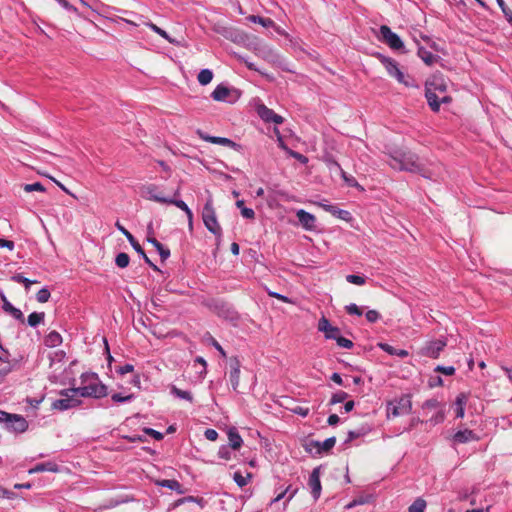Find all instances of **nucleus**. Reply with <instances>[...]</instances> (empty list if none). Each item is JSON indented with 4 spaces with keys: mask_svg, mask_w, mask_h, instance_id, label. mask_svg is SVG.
Segmentation results:
<instances>
[{
    "mask_svg": "<svg viewBox=\"0 0 512 512\" xmlns=\"http://www.w3.org/2000/svg\"><path fill=\"white\" fill-rule=\"evenodd\" d=\"M248 478H251V474H247V476H243L240 472H235L233 479L237 483L239 487H244L248 483Z\"/></svg>",
    "mask_w": 512,
    "mask_h": 512,
    "instance_id": "ea45409f",
    "label": "nucleus"
},
{
    "mask_svg": "<svg viewBox=\"0 0 512 512\" xmlns=\"http://www.w3.org/2000/svg\"><path fill=\"white\" fill-rule=\"evenodd\" d=\"M247 20L253 23H258L265 28H273L275 27V22L270 18H263L257 15H250L247 17Z\"/></svg>",
    "mask_w": 512,
    "mask_h": 512,
    "instance_id": "cd10ccee",
    "label": "nucleus"
},
{
    "mask_svg": "<svg viewBox=\"0 0 512 512\" xmlns=\"http://www.w3.org/2000/svg\"><path fill=\"white\" fill-rule=\"evenodd\" d=\"M144 432L149 435V436H152L154 439L156 440H162L163 439V434L159 431H156L152 428H145L144 429Z\"/></svg>",
    "mask_w": 512,
    "mask_h": 512,
    "instance_id": "603ef678",
    "label": "nucleus"
},
{
    "mask_svg": "<svg viewBox=\"0 0 512 512\" xmlns=\"http://www.w3.org/2000/svg\"><path fill=\"white\" fill-rule=\"evenodd\" d=\"M347 397H348V394L344 391L336 392L332 395V397L330 399V404L334 405L337 403H341V402L345 401L347 399Z\"/></svg>",
    "mask_w": 512,
    "mask_h": 512,
    "instance_id": "58836bf2",
    "label": "nucleus"
},
{
    "mask_svg": "<svg viewBox=\"0 0 512 512\" xmlns=\"http://www.w3.org/2000/svg\"><path fill=\"white\" fill-rule=\"evenodd\" d=\"M230 89L224 85H218L212 92V98L215 101H227L230 95Z\"/></svg>",
    "mask_w": 512,
    "mask_h": 512,
    "instance_id": "b1692460",
    "label": "nucleus"
},
{
    "mask_svg": "<svg viewBox=\"0 0 512 512\" xmlns=\"http://www.w3.org/2000/svg\"><path fill=\"white\" fill-rule=\"evenodd\" d=\"M229 445L233 450H238L242 446L243 440L235 428L228 430Z\"/></svg>",
    "mask_w": 512,
    "mask_h": 512,
    "instance_id": "5701e85b",
    "label": "nucleus"
},
{
    "mask_svg": "<svg viewBox=\"0 0 512 512\" xmlns=\"http://www.w3.org/2000/svg\"><path fill=\"white\" fill-rule=\"evenodd\" d=\"M345 310L349 315L362 316L363 314V310L354 303L347 305Z\"/></svg>",
    "mask_w": 512,
    "mask_h": 512,
    "instance_id": "37998d69",
    "label": "nucleus"
},
{
    "mask_svg": "<svg viewBox=\"0 0 512 512\" xmlns=\"http://www.w3.org/2000/svg\"><path fill=\"white\" fill-rule=\"evenodd\" d=\"M318 330L324 333L326 339L335 340L340 334L339 328L332 326L329 320L324 316L320 318L318 322Z\"/></svg>",
    "mask_w": 512,
    "mask_h": 512,
    "instance_id": "dca6fc26",
    "label": "nucleus"
},
{
    "mask_svg": "<svg viewBox=\"0 0 512 512\" xmlns=\"http://www.w3.org/2000/svg\"><path fill=\"white\" fill-rule=\"evenodd\" d=\"M12 280L17 282V283H21V284H24L26 288H29V286L32 284V283H35L36 281H31L29 280L28 278L24 277L23 275L21 274H17V275H14L12 277Z\"/></svg>",
    "mask_w": 512,
    "mask_h": 512,
    "instance_id": "09e8293b",
    "label": "nucleus"
},
{
    "mask_svg": "<svg viewBox=\"0 0 512 512\" xmlns=\"http://www.w3.org/2000/svg\"><path fill=\"white\" fill-rule=\"evenodd\" d=\"M475 440H478V437L472 430L469 429L460 430L454 435V441L457 443H466Z\"/></svg>",
    "mask_w": 512,
    "mask_h": 512,
    "instance_id": "412c9836",
    "label": "nucleus"
},
{
    "mask_svg": "<svg viewBox=\"0 0 512 512\" xmlns=\"http://www.w3.org/2000/svg\"><path fill=\"white\" fill-rule=\"evenodd\" d=\"M115 226L117 229L127 238L131 246L135 249L137 253H139L145 262L152 267L154 270H158L157 266L151 262V260L147 257L144 250L142 249L141 245L138 243V241L134 238V236L126 229L124 228L119 222H116Z\"/></svg>",
    "mask_w": 512,
    "mask_h": 512,
    "instance_id": "9b49d317",
    "label": "nucleus"
},
{
    "mask_svg": "<svg viewBox=\"0 0 512 512\" xmlns=\"http://www.w3.org/2000/svg\"><path fill=\"white\" fill-rule=\"evenodd\" d=\"M447 342L445 339H437L428 341L425 346H423L420 350L421 355L430 357V358H438L441 351L446 347Z\"/></svg>",
    "mask_w": 512,
    "mask_h": 512,
    "instance_id": "9d476101",
    "label": "nucleus"
},
{
    "mask_svg": "<svg viewBox=\"0 0 512 512\" xmlns=\"http://www.w3.org/2000/svg\"><path fill=\"white\" fill-rule=\"evenodd\" d=\"M366 503V500L363 499V498H359V499H354L353 501H351L350 503H348L345 508L346 509H352L353 507L357 506V505H362V504H365Z\"/></svg>",
    "mask_w": 512,
    "mask_h": 512,
    "instance_id": "680f3d73",
    "label": "nucleus"
},
{
    "mask_svg": "<svg viewBox=\"0 0 512 512\" xmlns=\"http://www.w3.org/2000/svg\"><path fill=\"white\" fill-rule=\"evenodd\" d=\"M293 412L298 414V415H301L302 417H306L309 413V409L308 408H305V407H296L293 409Z\"/></svg>",
    "mask_w": 512,
    "mask_h": 512,
    "instance_id": "774afa93",
    "label": "nucleus"
},
{
    "mask_svg": "<svg viewBox=\"0 0 512 512\" xmlns=\"http://www.w3.org/2000/svg\"><path fill=\"white\" fill-rule=\"evenodd\" d=\"M418 56L422 59V61L431 66L434 63H436L440 57L438 55H435L431 53L430 51L426 50L424 47L418 48Z\"/></svg>",
    "mask_w": 512,
    "mask_h": 512,
    "instance_id": "4be33fe9",
    "label": "nucleus"
},
{
    "mask_svg": "<svg viewBox=\"0 0 512 512\" xmlns=\"http://www.w3.org/2000/svg\"><path fill=\"white\" fill-rule=\"evenodd\" d=\"M435 372L442 373L447 376H451L455 373V368L453 366L438 365L435 368Z\"/></svg>",
    "mask_w": 512,
    "mask_h": 512,
    "instance_id": "de8ad7c7",
    "label": "nucleus"
},
{
    "mask_svg": "<svg viewBox=\"0 0 512 512\" xmlns=\"http://www.w3.org/2000/svg\"><path fill=\"white\" fill-rule=\"evenodd\" d=\"M0 422L6 423L8 430L13 432H24L28 428V423L24 417L17 414H10L0 410Z\"/></svg>",
    "mask_w": 512,
    "mask_h": 512,
    "instance_id": "0eeeda50",
    "label": "nucleus"
},
{
    "mask_svg": "<svg viewBox=\"0 0 512 512\" xmlns=\"http://www.w3.org/2000/svg\"><path fill=\"white\" fill-rule=\"evenodd\" d=\"M363 434H364V432H362V431H349L348 438H347L346 442H350L353 439H356V438L362 436Z\"/></svg>",
    "mask_w": 512,
    "mask_h": 512,
    "instance_id": "338daca9",
    "label": "nucleus"
},
{
    "mask_svg": "<svg viewBox=\"0 0 512 512\" xmlns=\"http://www.w3.org/2000/svg\"><path fill=\"white\" fill-rule=\"evenodd\" d=\"M324 162L331 172L340 173L341 170H343L340 164L337 161H335L331 156L325 157Z\"/></svg>",
    "mask_w": 512,
    "mask_h": 512,
    "instance_id": "72a5a7b5",
    "label": "nucleus"
},
{
    "mask_svg": "<svg viewBox=\"0 0 512 512\" xmlns=\"http://www.w3.org/2000/svg\"><path fill=\"white\" fill-rule=\"evenodd\" d=\"M141 196L147 200L162 204H171L174 198H168L161 195L159 188L155 184H148L141 187Z\"/></svg>",
    "mask_w": 512,
    "mask_h": 512,
    "instance_id": "1a4fd4ad",
    "label": "nucleus"
},
{
    "mask_svg": "<svg viewBox=\"0 0 512 512\" xmlns=\"http://www.w3.org/2000/svg\"><path fill=\"white\" fill-rule=\"evenodd\" d=\"M0 497L12 499L14 497V493L0 486Z\"/></svg>",
    "mask_w": 512,
    "mask_h": 512,
    "instance_id": "69168bd1",
    "label": "nucleus"
},
{
    "mask_svg": "<svg viewBox=\"0 0 512 512\" xmlns=\"http://www.w3.org/2000/svg\"><path fill=\"white\" fill-rule=\"evenodd\" d=\"M218 456L222 459L230 460L231 452L229 451L228 447L222 446V447H220V449L218 451Z\"/></svg>",
    "mask_w": 512,
    "mask_h": 512,
    "instance_id": "5fc2aeb1",
    "label": "nucleus"
},
{
    "mask_svg": "<svg viewBox=\"0 0 512 512\" xmlns=\"http://www.w3.org/2000/svg\"><path fill=\"white\" fill-rule=\"evenodd\" d=\"M0 247L1 248H7L9 250L14 249V242L6 239L0 238Z\"/></svg>",
    "mask_w": 512,
    "mask_h": 512,
    "instance_id": "e2e57ef3",
    "label": "nucleus"
},
{
    "mask_svg": "<svg viewBox=\"0 0 512 512\" xmlns=\"http://www.w3.org/2000/svg\"><path fill=\"white\" fill-rule=\"evenodd\" d=\"M61 399L55 400L52 403V408L59 411H65L81 404V400L73 388L64 389L59 392Z\"/></svg>",
    "mask_w": 512,
    "mask_h": 512,
    "instance_id": "39448f33",
    "label": "nucleus"
},
{
    "mask_svg": "<svg viewBox=\"0 0 512 512\" xmlns=\"http://www.w3.org/2000/svg\"><path fill=\"white\" fill-rule=\"evenodd\" d=\"M134 370V366L132 364H125L117 369V372L121 375L126 373H130Z\"/></svg>",
    "mask_w": 512,
    "mask_h": 512,
    "instance_id": "bf43d9fd",
    "label": "nucleus"
},
{
    "mask_svg": "<svg viewBox=\"0 0 512 512\" xmlns=\"http://www.w3.org/2000/svg\"><path fill=\"white\" fill-rule=\"evenodd\" d=\"M317 205L330 212L331 214H336V206L334 205H329L322 202L317 203Z\"/></svg>",
    "mask_w": 512,
    "mask_h": 512,
    "instance_id": "0e129e2a",
    "label": "nucleus"
},
{
    "mask_svg": "<svg viewBox=\"0 0 512 512\" xmlns=\"http://www.w3.org/2000/svg\"><path fill=\"white\" fill-rule=\"evenodd\" d=\"M45 313L44 312H33L28 316L27 322L31 327H36L40 323L44 321Z\"/></svg>",
    "mask_w": 512,
    "mask_h": 512,
    "instance_id": "c756f323",
    "label": "nucleus"
},
{
    "mask_svg": "<svg viewBox=\"0 0 512 512\" xmlns=\"http://www.w3.org/2000/svg\"><path fill=\"white\" fill-rule=\"evenodd\" d=\"M335 443V437L327 438L323 442L312 440L306 444V450L310 453L315 452L317 454H321L330 451L334 447Z\"/></svg>",
    "mask_w": 512,
    "mask_h": 512,
    "instance_id": "ddd939ff",
    "label": "nucleus"
},
{
    "mask_svg": "<svg viewBox=\"0 0 512 512\" xmlns=\"http://www.w3.org/2000/svg\"><path fill=\"white\" fill-rule=\"evenodd\" d=\"M170 391H171V394H173L174 396H176L180 399H183V400H186L189 402L193 401V396H192L191 392H189V391L181 390V389L177 388L175 385H171Z\"/></svg>",
    "mask_w": 512,
    "mask_h": 512,
    "instance_id": "c85d7f7f",
    "label": "nucleus"
},
{
    "mask_svg": "<svg viewBox=\"0 0 512 512\" xmlns=\"http://www.w3.org/2000/svg\"><path fill=\"white\" fill-rule=\"evenodd\" d=\"M281 147L288 152L290 156L301 162L302 164H306L308 162V158L301 153L295 152L293 150L288 149L283 143H281Z\"/></svg>",
    "mask_w": 512,
    "mask_h": 512,
    "instance_id": "e433bc0d",
    "label": "nucleus"
},
{
    "mask_svg": "<svg viewBox=\"0 0 512 512\" xmlns=\"http://www.w3.org/2000/svg\"><path fill=\"white\" fill-rule=\"evenodd\" d=\"M241 215L246 219H253L255 217V212L251 208H242L241 209Z\"/></svg>",
    "mask_w": 512,
    "mask_h": 512,
    "instance_id": "13d9d810",
    "label": "nucleus"
},
{
    "mask_svg": "<svg viewBox=\"0 0 512 512\" xmlns=\"http://www.w3.org/2000/svg\"><path fill=\"white\" fill-rule=\"evenodd\" d=\"M347 282L355 285L362 286L366 283V279L360 275L349 274L346 276Z\"/></svg>",
    "mask_w": 512,
    "mask_h": 512,
    "instance_id": "4c0bfd02",
    "label": "nucleus"
},
{
    "mask_svg": "<svg viewBox=\"0 0 512 512\" xmlns=\"http://www.w3.org/2000/svg\"><path fill=\"white\" fill-rule=\"evenodd\" d=\"M229 378L233 390H237L240 382V363L236 358L231 360V371Z\"/></svg>",
    "mask_w": 512,
    "mask_h": 512,
    "instance_id": "6ab92c4d",
    "label": "nucleus"
},
{
    "mask_svg": "<svg viewBox=\"0 0 512 512\" xmlns=\"http://www.w3.org/2000/svg\"><path fill=\"white\" fill-rule=\"evenodd\" d=\"M204 435H205L206 439H208L210 441H215L218 438V432L214 429H206V431L204 432Z\"/></svg>",
    "mask_w": 512,
    "mask_h": 512,
    "instance_id": "6e6d98bb",
    "label": "nucleus"
},
{
    "mask_svg": "<svg viewBox=\"0 0 512 512\" xmlns=\"http://www.w3.org/2000/svg\"><path fill=\"white\" fill-rule=\"evenodd\" d=\"M202 220L205 227L215 236L220 237L222 229L217 221L216 212L213 207L212 198L209 197L203 207Z\"/></svg>",
    "mask_w": 512,
    "mask_h": 512,
    "instance_id": "20e7f679",
    "label": "nucleus"
},
{
    "mask_svg": "<svg viewBox=\"0 0 512 512\" xmlns=\"http://www.w3.org/2000/svg\"><path fill=\"white\" fill-rule=\"evenodd\" d=\"M133 394H129L127 396H122L120 393H114L111 398L113 401L115 402H119V403H122V402H128L130 400L133 399Z\"/></svg>",
    "mask_w": 512,
    "mask_h": 512,
    "instance_id": "8fccbe9b",
    "label": "nucleus"
},
{
    "mask_svg": "<svg viewBox=\"0 0 512 512\" xmlns=\"http://www.w3.org/2000/svg\"><path fill=\"white\" fill-rule=\"evenodd\" d=\"M147 26L153 30L155 33H157L162 38L166 39L169 43H174V40L169 37L166 31L158 27L157 25L153 23H147Z\"/></svg>",
    "mask_w": 512,
    "mask_h": 512,
    "instance_id": "c9c22d12",
    "label": "nucleus"
},
{
    "mask_svg": "<svg viewBox=\"0 0 512 512\" xmlns=\"http://www.w3.org/2000/svg\"><path fill=\"white\" fill-rule=\"evenodd\" d=\"M259 116L266 122H270L273 114L275 113L272 109L265 105H260L257 109Z\"/></svg>",
    "mask_w": 512,
    "mask_h": 512,
    "instance_id": "2f4dec72",
    "label": "nucleus"
},
{
    "mask_svg": "<svg viewBox=\"0 0 512 512\" xmlns=\"http://www.w3.org/2000/svg\"><path fill=\"white\" fill-rule=\"evenodd\" d=\"M335 341L337 342V345L342 347V348H346V349H351L353 347V342L345 337H342L340 334L338 335V337L335 339Z\"/></svg>",
    "mask_w": 512,
    "mask_h": 512,
    "instance_id": "c03bdc74",
    "label": "nucleus"
},
{
    "mask_svg": "<svg viewBox=\"0 0 512 512\" xmlns=\"http://www.w3.org/2000/svg\"><path fill=\"white\" fill-rule=\"evenodd\" d=\"M380 60L391 77H394L399 83L404 84L405 86L411 85L405 74L399 69L395 60L384 56H381Z\"/></svg>",
    "mask_w": 512,
    "mask_h": 512,
    "instance_id": "6e6552de",
    "label": "nucleus"
},
{
    "mask_svg": "<svg viewBox=\"0 0 512 512\" xmlns=\"http://www.w3.org/2000/svg\"><path fill=\"white\" fill-rule=\"evenodd\" d=\"M412 402L408 395L401 396L398 399L388 402L387 415L388 417H398L407 415L411 412Z\"/></svg>",
    "mask_w": 512,
    "mask_h": 512,
    "instance_id": "423d86ee",
    "label": "nucleus"
},
{
    "mask_svg": "<svg viewBox=\"0 0 512 512\" xmlns=\"http://www.w3.org/2000/svg\"><path fill=\"white\" fill-rule=\"evenodd\" d=\"M320 475V467H316L312 470L308 480V486L315 501L319 499L322 490Z\"/></svg>",
    "mask_w": 512,
    "mask_h": 512,
    "instance_id": "2eb2a0df",
    "label": "nucleus"
},
{
    "mask_svg": "<svg viewBox=\"0 0 512 512\" xmlns=\"http://www.w3.org/2000/svg\"><path fill=\"white\" fill-rule=\"evenodd\" d=\"M334 215L337 216L338 218H340L342 220H346V221L351 218V215L348 211L338 209L337 207H336V214H334Z\"/></svg>",
    "mask_w": 512,
    "mask_h": 512,
    "instance_id": "4d7b16f0",
    "label": "nucleus"
},
{
    "mask_svg": "<svg viewBox=\"0 0 512 512\" xmlns=\"http://www.w3.org/2000/svg\"><path fill=\"white\" fill-rule=\"evenodd\" d=\"M426 502L422 498L416 499L409 507V512H424Z\"/></svg>",
    "mask_w": 512,
    "mask_h": 512,
    "instance_id": "473e14b6",
    "label": "nucleus"
},
{
    "mask_svg": "<svg viewBox=\"0 0 512 512\" xmlns=\"http://www.w3.org/2000/svg\"><path fill=\"white\" fill-rule=\"evenodd\" d=\"M197 134L199 135V137L202 140H204L206 142H209V143H212V144H217V145H222V146H226V147H230V148H232V149H234L236 151H239L241 149V146L239 144H237L236 142L232 141L229 138L210 136V135L202 132L201 130H198Z\"/></svg>",
    "mask_w": 512,
    "mask_h": 512,
    "instance_id": "4468645a",
    "label": "nucleus"
},
{
    "mask_svg": "<svg viewBox=\"0 0 512 512\" xmlns=\"http://www.w3.org/2000/svg\"><path fill=\"white\" fill-rule=\"evenodd\" d=\"M148 234L149 235L147 237V241L156 248V250L159 252L161 259L165 261L170 256L169 249L165 248L156 238L152 236L153 231L150 226L148 227Z\"/></svg>",
    "mask_w": 512,
    "mask_h": 512,
    "instance_id": "a211bd4d",
    "label": "nucleus"
},
{
    "mask_svg": "<svg viewBox=\"0 0 512 512\" xmlns=\"http://www.w3.org/2000/svg\"><path fill=\"white\" fill-rule=\"evenodd\" d=\"M198 82L201 85H207L209 84L213 79V73L209 69H202L198 76H197Z\"/></svg>",
    "mask_w": 512,
    "mask_h": 512,
    "instance_id": "7c9ffc66",
    "label": "nucleus"
},
{
    "mask_svg": "<svg viewBox=\"0 0 512 512\" xmlns=\"http://www.w3.org/2000/svg\"><path fill=\"white\" fill-rule=\"evenodd\" d=\"M390 166L401 171L418 173L430 180H438L442 176V167L439 164L427 166L422 163L418 156L410 151H395L391 154Z\"/></svg>",
    "mask_w": 512,
    "mask_h": 512,
    "instance_id": "f257e3e1",
    "label": "nucleus"
},
{
    "mask_svg": "<svg viewBox=\"0 0 512 512\" xmlns=\"http://www.w3.org/2000/svg\"><path fill=\"white\" fill-rule=\"evenodd\" d=\"M6 313L10 314L13 318L20 321L21 323H25L24 315L20 309L12 306Z\"/></svg>",
    "mask_w": 512,
    "mask_h": 512,
    "instance_id": "a19ab883",
    "label": "nucleus"
},
{
    "mask_svg": "<svg viewBox=\"0 0 512 512\" xmlns=\"http://www.w3.org/2000/svg\"><path fill=\"white\" fill-rule=\"evenodd\" d=\"M296 216L302 227L305 228L306 230H312L315 228L316 218L311 213L306 212L303 209H300L297 211Z\"/></svg>",
    "mask_w": 512,
    "mask_h": 512,
    "instance_id": "f3484780",
    "label": "nucleus"
},
{
    "mask_svg": "<svg viewBox=\"0 0 512 512\" xmlns=\"http://www.w3.org/2000/svg\"><path fill=\"white\" fill-rule=\"evenodd\" d=\"M448 82L441 74L432 75L425 83V97L433 112L440 110V104L450 103L452 98L446 94Z\"/></svg>",
    "mask_w": 512,
    "mask_h": 512,
    "instance_id": "f03ea898",
    "label": "nucleus"
},
{
    "mask_svg": "<svg viewBox=\"0 0 512 512\" xmlns=\"http://www.w3.org/2000/svg\"><path fill=\"white\" fill-rule=\"evenodd\" d=\"M339 174L341 175V177L343 178V180L345 181V183L348 186H350V187H360L358 182L356 181V179L354 177H352V176H348L344 170H341V172Z\"/></svg>",
    "mask_w": 512,
    "mask_h": 512,
    "instance_id": "49530a36",
    "label": "nucleus"
},
{
    "mask_svg": "<svg viewBox=\"0 0 512 512\" xmlns=\"http://www.w3.org/2000/svg\"><path fill=\"white\" fill-rule=\"evenodd\" d=\"M82 385L77 388L78 397L102 398L108 394L107 387L102 384L95 373H85L81 375Z\"/></svg>",
    "mask_w": 512,
    "mask_h": 512,
    "instance_id": "7ed1b4c3",
    "label": "nucleus"
},
{
    "mask_svg": "<svg viewBox=\"0 0 512 512\" xmlns=\"http://www.w3.org/2000/svg\"><path fill=\"white\" fill-rule=\"evenodd\" d=\"M23 189L25 192H32V191L44 192L45 191L44 186L39 182L32 183V184H25Z\"/></svg>",
    "mask_w": 512,
    "mask_h": 512,
    "instance_id": "a18cd8bd",
    "label": "nucleus"
},
{
    "mask_svg": "<svg viewBox=\"0 0 512 512\" xmlns=\"http://www.w3.org/2000/svg\"><path fill=\"white\" fill-rule=\"evenodd\" d=\"M367 321L374 323L380 319V314L376 310H368L365 314Z\"/></svg>",
    "mask_w": 512,
    "mask_h": 512,
    "instance_id": "3c124183",
    "label": "nucleus"
},
{
    "mask_svg": "<svg viewBox=\"0 0 512 512\" xmlns=\"http://www.w3.org/2000/svg\"><path fill=\"white\" fill-rule=\"evenodd\" d=\"M129 255L127 253L121 252L115 258V263L119 268H125L129 265Z\"/></svg>",
    "mask_w": 512,
    "mask_h": 512,
    "instance_id": "f704fd0d",
    "label": "nucleus"
},
{
    "mask_svg": "<svg viewBox=\"0 0 512 512\" xmlns=\"http://www.w3.org/2000/svg\"><path fill=\"white\" fill-rule=\"evenodd\" d=\"M2 300V309L4 312H7L13 305L8 301L4 293L0 294Z\"/></svg>",
    "mask_w": 512,
    "mask_h": 512,
    "instance_id": "052dcab7",
    "label": "nucleus"
},
{
    "mask_svg": "<svg viewBox=\"0 0 512 512\" xmlns=\"http://www.w3.org/2000/svg\"><path fill=\"white\" fill-rule=\"evenodd\" d=\"M50 298V291L46 288H42L38 291V293L36 294V299L38 302L40 303H45L49 300Z\"/></svg>",
    "mask_w": 512,
    "mask_h": 512,
    "instance_id": "79ce46f5",
    "label": "nucleus"
},
{
    "mask_svg": "<svg viewBox=\"0 0 512 512\" xmlns=\"http://www.w3.org/2000/svg\"><path fill=\"white\" fill-rule=\"evenodd\" d=\"M160 486L162 487H167L169 489H176L177 487H179V483L176 481V480H162L160 483H159Z\"/></svg>",
    "mask_w": 512,
    "mask_h": 512,
    "instance_id": "864d4df0",
    "label": "nucleus"
},
{
    "mask_svg": "<svg viewBox=\"0 0 512 512\" xmlns=\"http://www.w3.org/2000/svg\"><path fill=\"white\" fill-rule=\"evenodd\" d=\"M171 204L175 205L177 208H179L185 212V214L187 215V218H188L189 227H190V229H192L193 213H192L191 209L187 206V204L184 201L178 200V199H174Z\"/></svg>",
    "mask_w": 512,
    "mask_h": 512,
    "instance_id": "393cba45",
    "label": "nucleus"
},
{
    "mask_svg": "<svg viewBox=\"0 0 512 512\" xmlns=\"http://www.w3.org/2000/svg\"><path fill=\"white\" fill-rule=\"evenodd\" d=\"M44 343L48 347H56L62 343L61 335L56 331H51L44 339Z\"/></svg>",
    "mask_w": 512,
    "mask_h": 512,
    "instance_id": "a878e982",
    "label": "nucleus"
},
{
    "mask_svg": "<svg viewBox=\"0 0 512 512\" xmlns=\"http://www.w3.org/2000/svg\"><path fill=\"white\" fill-rule=\"evenodd\" d=\"M380 34L385 41L392 49L399 50L403 48L404 44L400 37L394 33L388 26L382 25L380 27Z\"/></svg>",
    "mask_w": 512,
    "mask_h": 512,
    "instance_id": "f8f14e48",
    "label": "nucleus"
},
{
    "mask_svg": "<svg viewBox=\"0 0 512 512\" xmlns=\"http://www.w3.org/2000/svg\"><path fill=\"white\" fill-rule=\"evenodd\" d=\"M467 403V396L464 393H461L457 396L455 405H456V417L463 418L464 417V407Z\"/></svg>",
    "mask_w": 512,
    "mask_h": 512,
    "instance_id": "bb28decb",
    "label": "nucleus"
},
{
    "mask_svg": "<svg viewBox=\"0 0 512 512\" xmlns=\"http://www.w3.org/2000/svg\"><path fill=\"white\" fill-rule=\"evenodd\" d=\"M45 471L58 472L59 471V467H58V465L55 462L48 461V462H45V463H38V464H36L28 472H29V474H34V473H40V472H45Z\"/></svg>",
    "mask_w": 512,
    "mask_h": 512,
    "instance_id": "aec40b11",
    "label": "nucleus"
}]
</instances>
